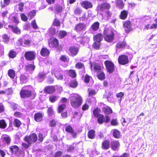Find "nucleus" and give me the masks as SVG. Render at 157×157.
Instances as JSON below:
<instances>
[{
  "label": "nucleus",
  "instance_id": "obj_60",
  "mask_svg": "<svg viewBox=\"0 0 157 157\" xmlns=\"http://www.w3.org/2000/svg\"><path fill=\"white\" fill-rule=\"evenodd\" d=\"M99 110L98 108L95 109L93 111V113L94 116L96 117H97L99 115H101L100 114Z\"/></svg>",
  "mask_w": 157,
  "mask_h": 157
},
{
  "label": "nucleus",
  "instance_id": "obj_48",
  "mask_svg": "<svg viewBox=\"0 0 157 157\" xmlns=\"http://www.w3.org/2000/svg\"><path fill=\"white\" fill-rule=\"evenodd\" d=\"M124 95V93L122 92H120L119 93H117L116 94L117 97V98H119L118 99V101H119V102H121L122 98L123 97Z\"/></svg>",
  "mask_w": 157,
  "mask_h": 157
},
{
  "label": "nucleus",
  "instance_id": "obj_45",
  "mask_svg": "<svg viewBox=\"0 0 157 157\" xmlns=\"http://www.w3.org/2000/svg\"><path fill=\"white\" fill-rule=\"evenodd\" d=\"M69 85L71 87L75 88L77 85V82L75 80H72L70 82Z\"/></svg>",
  "mask_w": 157,
  "mask_h": 157
},
{
  "label": "nucleus",
  "instance_id": "obj_51",
  "mask_svg": "<svg viewBox=\"0 0 157 157\" xmlns=\"http://www.w3.org/2000/svg\"><path fill=\"white\" fill-rule=\"evenodd\" d=\"M100 42L95 41L93 44L94 48L96 49H98L100 48Z\"/></svg>",
  "mask_w": 157,
  "mask_h": 157
},
{
  "label": "nucleus",
  "instance_id": "obj_23",
  "mask_svg": "<svg viewBox=\"0 0 157 157\" xmlns=\"http://www.w3.org/2000/svg\"><path fill=\"white\" fill-rule=\"evenodd\" d=\"M65 130L67 132L72 134L74 138L76 137V134L74 132L71 126L69 125L67 126L66 127Z\"/></svg>",
  "mask_w": 157,
  "mask_h": 157
},
{
  "label": "nucleus",
  "instance_id": "obj_36",
  "mask_svg": "<svg viewBox=\"0 0 157 157\" xmlns=\"http://www.w3.org/2000/svg\"><path fill=\"white\" fill-rule=\"evenodd\" d=\"M3 141L7 144H9L10 141V138L7 135H4L3 137Z\"/></svg>",
  "mask_w": 157,
  "mask_h": 157
},
{
  "label": "nucleus",
  "instance_id": "obj_10",
  "mask_svg": "<svg viewBox=\"0 0 157 157\" xmlns=\"http://www.w3.org/2000/svg\"><path fill=\"white\" fill-rule=\"evenodd\" d=\"M69 55L74 57L79 52V49L76 47L72 46L69 48Z\"/></svg>",
  "mask_w": 157,
  "mask_h": 157
},
{
  "label": "nucleus",
  "instance_id": "obj_5",
  "mask_svg": "<svg viewBox=\"0 0 157 157\" xmlns=\"http://www.w3.org/2000/svg\"><path fill=\"white\" fill-rule=\"evenodd\" d=\"M36 54L35 52L33 51L26 52L24 56L27 60L32 61L35 59Z\"/></svg>",
  "mask_w": 157,
  "mask_h": 157
},
{
  "label": "nucleus",
  "instance_id": "obj_34",
  "mask_svg": "<svg viewBox=\"0 0 157 157\" xmlns=\"http://www.w3.org/2000/svg\"><path fill=\"white\" fill-rule=\"evenodd\" d=\"M117 6L120 9H122L124 7V4L121 0H116Z\"/></svg>",
  "mask_w": 157,
  "mask_h": 157
},
{
  "label": "nucleus",
  "instance_id": "obj_57",
  "mask_svg": "<svg viewBox=\"0 0 157 157\" xmlns=\"http://www.w3.org/2000/svg\"><path fill=\"white\" fill-rule=\"evenodd\" d=\"M4 47L3 45L0 44V57L3 56L4 54Z\"/></svg>",
  "mask_w": 157,
  "mask_h": 157
},
{
  "label": "nucleus",
  "instance_id": "obj_59",
  "mask_svg": "<svg viewBox=\"0 0 157 157\" xmlns=\"http://www.w3.org/2000/svg\"><path fill=\"white\" fill-rule=\"evenodd\" d=\"M14 124L16 127H18L20 126L21 122L19 120L17 119H15L14 121Z\"/></svg>",
  "mask_w": 157,
  "mask_h": 157
},
{
  "label": "nucleus",
  "instance_id": "obj_25",
  "mask_svg": "<svg viewBox=\"0 0 157 157\" xmlns=\"http://www.w3.org/2000/svg\"><path fill=\"white\" fill-rule=\"evenodd\" d=\"M109 147V142L108 140L104 141L102 144V148L103 149L106 150L108 149Z\"/></svg>",
  "mask_w": 157,
  "mask_h": 157
},
{
  "label": "nucleus",
  "instance_id": "obj_4",
  "mask_svg": "<svg viewBox=\"0 0 157 157\" xmlns=\"http://www.w3.org/2000/svg\"><path fill=\"white\" fill-rule=\"evenodd\" d=\"M37 139V135L34 133L31 134L29 136H26L24 138L25 140L29 144L32 143L36 142Z\"/></svg>",
  "mask_w": 157,
  "mask_h": 157
},
{
  "label": "nucleus",
  "instance_id": "obj_11",
  "mask_svg": "<svg viewBox=\"0 0 157 157\" xmlns=\"http://www.w3.org/2000/svg\"><path fill=\"white\" fill-rule=\"evenodd\" d=\"M110 7V5L107 3H104L102 4L99 5L97 8L98 11H103L105 9H109Z\"/></svg>",
  "mask_w": 157,
  "mask_h": 157
},
{
  "label": "nucleus",
  "instance_id": "obj_41",
  "mask_svg": "<svg viewBox=\"0 0 157 157\" xmlns=\"http://www.w3.org/2000/svg\"><path fill=\"white\" fill-rule=\"evenodd\" d=\"M8 75L11 78H13L15 76V72L13 70L10 69L8 72Z\"/></svg>",
  "mask_w": 157,
  "mask_h": 157
},
{
  "label": "nucleus",
  "instance_id": "obj_63",
  "mask_svg": "<svg viewBox=\"0 0 157 157\" xmlns=\"http://www.w3.org/2000/svg\"><path fill=\"white\" fill-rule=\"evenodd\" d=\"M24 6V3L21 2H20L18 5V9L21 12L23 11V7Z\"/></svg>",
  "mask_w": 157,
  "mask_h": 157
},
{
  "label": "nucleus",
  "instance_id": "obj_43",
  "mask_svg": "<svg viewBox=\"0 0 157 157\" xmlns=\"http://www.w3.org/2000/svg\"><path fill=\"white\" fill-rule=\"evenodd\" d=\"M58 99L57 96L52 95L50 96L49 98V100L52 102H54L56 101Z\"/></svg>",
  "mask_w": 157,
  "mask_h": 157
},
{
  "label": "nucleus",
  "instance_id": "obj_19",
  "mask_svg": "<svg viewBox=\"0 0 157 157\" xmlns=\"http://www.w3.org/2000/svg\"><path fill=\"white\" fill-rule=\"evenodd\" d=\"M48 43L49 46L51 47H57L58 45V40L56 39H54L51 41H49Z\"/></svg>",
  "mask_w": 157,
  "mask_h": 157
},
{
  "label": "nucleus",
  "instance_id": "obj_35",
  "mask_svg": "<svg viewBox=\"0 0 157 157\" xmlns=\"http://www.w3.org/2000/svg\"><path fill=\"white\" fill-rule=\"evenodd\" d=\"M127 15L128 11L124 10L121 12L120 17L121 19H124L126 18Z\"/></svg>",
  "mask_w": 157,
  "mask_h": 157
},
{
  "label": "nucleus",
  "instance_id": "obj_33",
  "mask_svg": "<svg viewBox=\"0 0 157 157\" xmlns=\"http://www.w3.org/2000/svg\"><path fill=\"white\" fill-rule=\"evenodd\" d=\"M123 26L124 28L128 29H125V30L126 32H128L129 31V29L131 27V24L130 22L128 21L125 22L123 24Z\"/></svg>",
  "mask_w": 157,
  "mask_h": 157
},
{
  "label": "nucleus",
  "instance_id": "obj_22",
  "mask_svg": "<svg viewBox=\"0 0 157 157\" xmlns=\"http://www.w3.org/2000/svg\"><path fill=\"white\" fill-rule=\"evenodd\" d=\"M91 15V14L90 13H83L82 16L80 17V21H86L89 18Z\"/></svg>",
  "mask_w": 157,
  "mask_h": 157
},
{
  "label": "nucleus",
  "instance_id": "obj_3",
  "mask_svg": "<svg viewBox=\"0 0 157 157\" xmlns=\"http://www.w3.org/2000/svg\"><path fill=\"white\" fill-rule=\"evenodd\" d=\"M32 87L30 86H26L22 87L20 92L21 97L25 98L30 96L32 93Z\"/></svg>",
  "mask_w": 157,
  "mask_h": 157
},
{
  "label": "nucleus",
  "instance_id": "obj_31",
  "mask_svg": "<svg viewBox=\"0 0 157 157\" xmlns=\"http://www.w3.org/2000/svg\"><path fill=\"white\" fill-rule=\"evenodd\" d=\"M105 13V14L104 15H102V18L105 19H109L111 15V13L108 10Z\"/></svg>",
  "mask_w": 157,
  "mask_h": 157
},
{
  "label": "nucleus",
  "instance_id": "obj_27",
  "mask_svg": "<svg viewBox=\"0 0 157 157\" xmlns=\"http://www.w3.org/2000/svg\"><path fill=\"white\" fill-rule=\"evenodd\" d=\"M8 27L9 28L12 29L13 32L17 34H20L21 33L20 30L17 27H14L11 25H9Z\"/></svg>",
  "mask_w": 157,
  "mask_h": 157
},
{
  "label": "nucleus",
  "instance_id": "obj_16",
  "mask_svg": "<svg viewBox=\"0 0 157 157\" xmlns=\"http://www.w3.org/2000/svg\"><path fill=\"white\" fill-rule=\"evenodd\" d=\"M55 87L54 86H48L44 89L45 92L48 94H51L55 92Z\"/></svg>",
  "mask_w": 157,
  "mask_h": 157
},
{
  "label": "nucleus",
  "instance_id": "obj_39",
  "mask_svg": "<svg viewBox=\"0 0 157 157\" xmlns=\"http://www.w3.org/2000/svg\"><path fill=\"white\" fill-rule=\"evenodd\" d=\"M7 125L4 120H2L0 121V128L2 129L5 128Z\"/></svg>",
  "mask_w": 157,
  "mask_h": 157
},
{
  "label": "nucleus",
  "instance_id": "obj_40",
  "mask_svg": "<svg viewBox=\"0 0 157 157\" xmlns=\"http://www.w3.org/2000/svg\"><path fill=\"white\" fill-rule=\"evenodd\" d=\"M98 118V121L99 123L101 124L104 122V116L102 115H100L97 117Z\"/></svg>",
  "mask_w": 157,
  "mask_h": 157
},
{
  "label": "nucleus",
  "instance_id": "obj_9",
  "mask_svg": "<svg viewBox=\"0 0 157 157\" xmlns=\"http://www.w3.org/2000/svg\"><path fill=\"white\" fill-rule=\"evenodd\" d=\"M53 73H54L53 71H52V74ZM63 71L60 69L56 70L55 72L54 73L56 77L58 80H62L63 78Z\"/></svg>",
  "mask_w": 157,
  "mask_h": 157
},
{
  "label": "nucleus",
  "instance_id": "obj_24",
  "mask_svg": "<svg viewBox=\"0 0 157 157\" xmlns=\"http://www.w3.org/2000/svg\"><path fill=\"white\" fill-rule=\"evenodd\" d=\"M50 53L48 50L45 48H43L40 51L41 55L43 56H48Z\"/></svg>",
  "mask_w": 157,
  "mask_h": 157
},
{
  "label": "nucleus",
  "instance_id": "obj_55",
  "mask_svg": "<svg viewBox=\"0 0 157 157\" xmlns=\"http://www.w3.org/2000/svg\"><path fill=\"white\" fill-rule=\"evenodd\" d=\"M31 42V41L29 40H24L23 43V46L24 47H27L29 45Z\"/></svg>",
  "mask_w": 157,
  "mask_h": 157
},
{
  "label": "nucleus",
  "instance_id": "obj_20",
  "mask_svg": "<svg viewBox=\"0 0 157 157\" xmlns=\"http://www.w3.org/2000/svg\"><path fill=\"white\" fill-rule=\"evenodd\" d=\"M103 39V36L101 34L98 33L95 35L94 37V40L95 41L100 42Z\"/></svg>",
  "mask_w": 157,
  "mask_h": 157
},
{
  "label": "nucleus",
  "instance_id": "obj_18",
  "mask_svg": "<svg viewBox=\"0 0 157 157\" xmlns=\"http://www.w3.org/2000/svg\"><path fill=\"white\" fill-rule=\"evenodd\" d=\"M34 118L36 122H40L43 119V115L40 113H36L34 115Z\"/></svg>",
  "mask_w": 157,
  "mask_h": 157
},
{
  "label": "nucleus",
  "instance_id": "obj_53",
  "mask_svg": "<svg viewBox=\"0 0 157 157\" xmlns=\"http://www.w3.org/2000/svg\"><path fill=\"white\" fill-rule=\"evenodd\" d=\"M65 107L66 105L64 104H62L59 105L58 109V112L59 113L62 112Z\"/></svg>",
  "mask_w": 157,
  "mask_h": 157
},
{
  "label": "nucleus",
  "instance_id": "obj_64",
  "mask_svg": "<svg viewBox=\"0 0 157 157\" xmlns=\"http://www.w3.org/2000/svg\"><path fill=\"white\" fill-rule=\"evenodd\" d=\"M111 124L113 126L117 125L118 124V122L117 119H113L111 120Z\"/></svg>",
  "mask_w": 157,
  "mask_h": 157
},
{
  "label": "nucleus",
  "instance_id": "obj_44",
  "mask_svg": "<svg viewBox=\"0 0 157 157\" xmlns=\"http://www.w3.org/2000/svg\"><path fill=\"white\" fill-rule=\"evenodd\" d=\"M81 117V114L78 111H75L74 112L73 117L74 118H76L77 119H79Z\"/></svg>",
  "mask_w": 157,
  "mask_h": 157
},
{
  "label": "nucleus",
  "instance_id": "obj_12",
  "mask_svg": "<svg viewBox=\"0 0 157 157\" xmlns=\"http://www.w3.org/2000/svg\"><path fill=\"white\" fill-rule=\"evenodd\" d=\"M112 148L114 151L118 150L119 148V144L118 141L112 140L111 142Z\"/></svg>",
  "mask_w": 157,
  "mask_h": 157
},
{
  "label": "nucleus",
  "instance_id": "obj_13",
  "mask_svg": "<svg viewBox=\"0 0 157 157\" xmlns=\"http://www.w3.org/2000/svg\"><path fill=\"white\" fill-rule=\"evenodd\" d=\"M91 64V69L92 70V69H94V71L98 72H100L101 70V67L98 64L94 63Z\"/></svg>",
  "mask_w": 157,
  "mask_h": 157
},
{
  "label": "nucleus",
  "instance_id": "obj_52",
  "mask_svg": "<svg viewBox=\"0 0 157 157\" xmlns=\"http://www.w3.org/2000/svg\"><path fill=\"white\" fill-rule=\"evenodd\" d=\"M36 12L35 10H32L30 11L28 14V17H30V19L31 20L33 17H34L36 15Z\"/></svg>",
  "mask_w": 157,
  "mask_h": 157
},
{
  "label": "nucleus",
  "instance_id": "obj_6",
  "mask_svg": "<svg viewBox=\"0 0 157 157\" xmlns=\"http://www.w3.org/2000/svg\"><path fill=\"white\" fill-rule=\"evenodd\" d=\"M105 64L108 72L112 73L114 71V65L112 62L107 60L105 62Z\"/></svg>",
  "mask_w": 157,
  "mask_h": 157
},
{
  "label": "nucleus",
  "instance_id": "obj_30",
  "mask_svg": "<svg viewBox=\"0 0 157 157\" xmlns=\"http://www.w3.org/2000/svg\"><path fill=\"white\" fill-rule=\"evenodd\" d=\"M10 149L12 153L15 154L18 151L19 148L16 145H13L10 147Z\"/></svg>",
  "mask_w": 157,
  "mask_h": 157
},
{
  "label": "nucleus",
  "instance_id": "obj_21",
  "mask_svg": "<svg viewBox=\"0 0 157 157\" xmlns=\"http://www.w3.org/2000/svg\"><path fill=\"white\" fill-rule=\"evenodd\" d=\"M82 6L86 8L87 9L92 7V5L91 3L87 1H83L82 4Z\"/></svg>",
  "mask_w": 157,
  "mask_h": 157
},
{
  "label": "nucleus",
  "instance_id": "obj_28",
  "mask_svg": "<svg viewBox=\"0 0 157 157\" xmlns=\"http://www.w3.org/2000/svg\"><path fill=\"white\" fill-rule=\"evenodd\" d=\"M100 24L98 22L94 23L91 27V28L94 31H97L99 28Z\"/></svg>",
  "mask_w": 157,
  "mask_h": 157
},
{
  "label": "nucleus",
  "instance_id": "obj_17",
  "mask_svg": "<svg viewBox=\"0 0 157 157\" xmlns=\"http://www.w3.org/2000/svg\"><path fill=\"white\" fill-rule=\"evenodd\" d=\"M9 22H13L17 24H18L19 22L18 19L15 15L14 14H12L10 16L9 18Z\"/></svg>",
  "mask_w": 157,
  "mask_h": 157
},
{
  "label": "nucleus",
  "instance_id": "obj_37",
  "mask_svg": "<svg viewBox=\"0 0 157 157\" xmlns=\"http://www.w3.org/2000/svg\"><path fill=\"white\" fill-rule=\"evenodd\" d=\"M113 135L114 137L118 138L120 137V132L117 130L114 129L113 131Z\"/></svg>",
  "mask_w": 157,
  "mask_h": 157
},
{
  "label": "nucleus",
  "instance_id": "obj_62",
  "mask_svg": "<svg viewBox=\"0 0 157 157\" xmlns=\"http://www.w3.org/2000/svg\"><path fill=\"white\" fill-rule=\"evenodd\" d=\"M69 75L72 77H75L76 76V73L75 71L73 70H71L69 71Z\"/></svg>",
  "mask_w": 157,
  "mask_h": 157
},
{
  "label": "nucleus",
  "instance_id": "obj_1",
  "mask_svg": "<svg viewBox=\"0 0 157 157\" xmlns=\"http://www.w3.org/2000/svg\"><path fill=\"white\" fill-rule=\"evenodd\" d=\"M70 99L71 106L74 108H77L82 103V99L81 96L77 94H72Z\"/></svg>",
  "mask_w": 157,
  "mask_h": 157
},
{
  "label": "nucleus",
  "instance_id": "obj_46",
  "mask_svg": "<svg viewBox=\"0 0 157 157\" xmlns=\"http://www.w3.org/2000/svg\"><path fill=\"white\" fill-rule=\"evenodd\" d=\"M60 59L61 61L64 62H67L69 60L68 57L64 55L61 56Z\"/></svg>",
  "mask_w": 157,
  "mask_h": 157
},
{
  "label": "nucleus",
  "instance_id": "obj_42",
  "mask_svg": "<svg viewBox=\"0 0 157 157\" xmlns=\"http://www.w3.org/2000/svg\"><path fill=\"white\" fill-rule=\"evenodd\" d=\"M97 76L99 79L101 80L104 79L105 77L104 73L102 72H101L99 73L97 75Z\"/></svg>",
  "mask_w": 157,
  "mask_h": 157
},
{
  "label": "nucleus",
  "instance_id": "obj_7",
  "mask_svg": "<svg viewBox=\"0 0 157 157\" xmlns=\"http://www.w3.org/2000/svg\"><path fill=\"white\" fill-rule=\"evenodd\" d=\"M86 27V24L79 23L75 26V29L78 32H82L83 31H85Z\"/></svg>",
  "mask_w": 157,
  "mask_h": 157
},
{
  "label": "nucleus",
  "instance_id": "obj_8",
  "mask_svg": "<svg viewBox=\"0 0 157 157\" xmlns=\"http://www.w3.org/2000/svg\"><path fill=\"white\" fill-rule=\"evenodd\" d=\"M119 63L122 65H125L128 63V56L125 55L120 56L118 58Z\"/></svg>",
  "mask_w": 157,
  "mask_h": 157
},
{
  "label": "nucleus",
  "instance_id": "obj_38",
  "mask_svg": "<svg viewBox=\"0 0 157 157\" xmlns=\"http://www.w3.org/2000/svg\"><path fill=\"white\" fill-rule=\"evenodd\" d=\"M16 55L17 53L15 52L13 50H10L9 53V56L11 58H13L16 56Z\"/></svg>",
  "mask_w": 157,
  "mask_h": 157
},
{
  "label": "nucleus",
  "instance_id": "obj_32",
  "mask_svg": "<svg viewBox=\"0 0 157 157\" xmlns=\"http://www.w3.org/2000/svg\"><path fill=\"white\" fill-rule=\"evenodd\" d=\"M95 135V131L93 129H92L89 131L88 133V137L90 139H92L94 138V137Z\"/></svg>",
  "mask_w": 157,
  "mask_h": 157
},
{
  "label": "nucleus",
  "instance_id": "obj_49",
  "mask_svg": "<svg viewBox=\"0 0 157 157\" xmlns=\"http://www.w3.org/2000/svg\"><path fill=\"white\" fill-rule=\"evenodd\" d=\"M48 115L50 116L54 114V113L52 107H50L48 108Z\"/></svg>",
  "mask_w": 157,
  "mask_h": 157
},
{
  "label": "nucleus",
  "instance_id": "obj_56",
  "mask_svg": "<svg viewBox=\"0 0 157 157\" xmlns=\"http://www.w3.org/2000/svg\"><path fill=\"white\" fill-rule=\"evenodd\" d=\"M44 77L45 75L44 73H40L38 75L39 81L40 82L42 81L44 79Z\"/></svg>",
  "mask_w": 157,
  "mask_h": 157
},
{
  "label": "nucleus",
  "instance_id": "obj_14",
  "mask_svg": "<svg viewBox=\"0 0 157 157\" xmlns=\"http://www.w3.org/2000/svg\"><path fill=\"white\" fill-rule=\"evenodd\" d=\"M155 23L152 24H149L145 26L144 29H152L157 28V18L155 20Z\"/></svg>",
  "mask_w": 157,
  "mask_h": 157
},
{
  "label": "nucleus",
  "instance_id": "obj_2",
  "mask_svg": "<svg viewBox=\"0 0 157 157\" xmlns=\"http://www.w3.org/2000/svg\"><path fill=\"white\" fill-rule=\"evenodd\" d=\"M105 40L108 42H111L114 38V34L112 31L107 28H105L103 32Z\"/></svg>",
  "mask_w": 157,
  "mask_h": 157
},
{
  "label": "nucleus",
  "instance_id": "obj_54",
  "mask_svg": "<svg viewBox=\"0 0 157 157\" xmlns=\"http://www.w3.org/2000/svg\"><path fill=\"white\" fill-rule=\"evenodd\" d=\"M10 2V0H4L3 4L2 2H1V6L2 7H5V6L9 5Z\"/></svg>",
  "mask_w": 157,
  "mask_h": 157
},
{
  "label": "nucleus",
  "instance_id": "obj_29",
  "mask_svg": "<svg viewBox=\"0 0 157 157\" xmlns=\"http://www.w3.org/2000/svg\"><path fill=\"white\" fill-rule=\"evenodd\" d=\"M26 68L27 71L31 73L34 70L35 67L32 64H29L26 66Z\"/></svg>",
  "mask_w": 157,
  "mask_h": 157
},
{
  "label": "nucleus",
  "instance_id": "obj_26",
  "mask_svg": "<svg viewBox=\"0 0 157 157\" xmlns=\"http://www.w3.org/2000/svg\"><path fill=\"white\" fill-rule=\"evenodd\" d=\"M103 111L106 114H110L112 113V109L109 107L105 105L102 108Z\"/></svg>",
  "mask_w": 157,
  "mask_h": 157
},
{
  "label": "nucleus",
  "instance_id": "obj_58",
  "mask_svg": "<svg viewBox=\"0 0 157 157\" xmlns=\"http://www.w3.org/2000/svg\"><path fill=\"white\" fill-rule=\"evenodd\" d=\"M45 137V136H44L41 133H39L38 134V141L40 142H42Z\"/></svg>",
  "mask_w": 157,
  "mask_h": 157
},
{
  "label": "nucleus",
  "instance_id": "obj_61",
  "mask_svg": "<svg viewBox=\"0 0 157 157\" xmlns=\"http://www.w3.org/2000/svg\"><path fill=\"white\" fill-rule=\"evenodd\" d=\"M21 17L22 20L26 21L28 20L27 17L24 13H21L20 15Z\"/></svg>",
  "mask_w": 157,
  "mask_h": 157
},
{
  "label": "nucleus",
  "instance_id": "obj_47",
  "mask_svg": "<svg viewBox=\"0 0 157 157\" xmlns=\"http://www.w3.org/2000/svg\"><path fill=\"white\" fill-rule=\"evenodd\" d=\"M21 83V84L26 83L27 82L26 78L25 76L21 75L20 77Z\"/></svg>",
  "mask_w": 157,
  "mask_h": 157
},
{
  "label": "nucleus",
  "instance_id": "obj_15",
  "mask_svg": "<svg viewBox=\"0 0 157 157\" xmlns=\"http://www.w3.org/2000/svg\"><path fill=\"white\" fill-rule=\"evenodd\" d=\"M126 45V43L124 41L119 42L117 43L116 45L117 51H120L121 49L123 48Z\"/></svg>",
  "mask_w": 157,
  "mask_h": 157
},
{
  "label": "nucleus",
  "instance_id": "obj_50",
  "mask_svg": "<svg viewBox=\"0 0 157 157\" xmlns=\"http://www.w3.org/2000/svg\"><path fill=\"white\" fill-rule=\"evenodd\" d=\"M67 34L66 32L64 31H60L59 32L58 35L61 38L64 37Z\"/></svg>",
  "mask_w": 157,
  "mask_h": 157
}]
</instances>
